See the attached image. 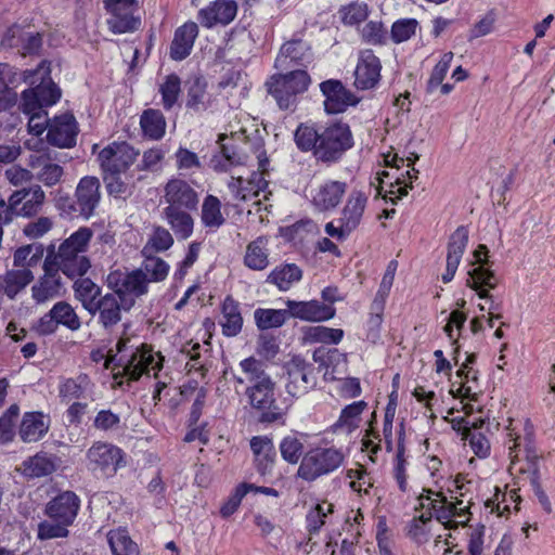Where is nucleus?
<instances>
[{
  "instance_id": "26",
  "label": "nucleus",
  "mask_w": 555,
  "mask_h": 555,
  "mask_svg": "<svg viewBox=\"0 0 555 555\" xmlns=\"http://www.w3.org/2000/svg\"><path fill=\"white\" fill-rule=\"evenodd\" d=\"M119 362L125 363L124 373L131 380H138L143 374H150L152 371L157 372L163 367V364L155 360L147 349H137L126 361L121 357Z\"/></svg>"
},
{
  "instance_id": "18",
  "label": "nucleus",
  "mask_w": 555,
  "mask_h": 555,
  "mask_svg": "<svg viewBox=\"0 0 555 555\" xmlns=\"http://www.w3.org/2000/svg\"><path fill=\"white\" fill-rule=\"evenodd\" d=\"M100 188V180L95 177L86 176L80 179L75 191L78 216L89 219L94 215L101 199Z\"/></svg>"
},
{
  "instance_id": "61",
  "label": "nucleus",
  "mask_w": 555,
  "mask_h": 555,
  "mask_svg": "<svg viewBox=\"0 0 555 555\" xmlns=\"http://www.w3.org/2000/svg\"><path fill=\"white\" fill-rule=\"evenodd\" d=\"M361 37L367 44H384L387 39V31L380 22L370 21L362 28Z\"/></svg>"
},
{
  "instance_id": "11",
  "label": "nucleus",
  "mask_w": 555,
  "mask_h": 555,
  "mask_svg": "<svg viewBox=\"0 0 555 555\" xmlns=\"http://www.w3.org/2000/svg\"><path fill=\"white\" fill-rule=\"evenodd\" d=\"M489 249L486 245L480 244L474 251V258L479 266L469 270L467 286L478 292V296L482 299H492V295L485 289L488 287L494 289L498 285V279L492 270H490V260L488 258Z\"/></svg>"
},
{
  "instance_id": "34",
  "label": "nucleus",
  "mask_w": 555,
  "mask_h": 555,
  "mask_svg": "<svg viewBox=\"0 0 555 555\" xmlns=\"http://www.w3.org/2000/svg\"><path fill=\"white\" fill-rule=\"evenodd\" d=\"M186 210L176 206H167L163 210L165 219L178 240H186L193 233L194 221Z\"/></svg>"
},
{
  "instance_id": "23",
  "label": "nucleus",
  "mask_w": 555,
  "mask_h": 555,
  "mask_svg": "<svg viewBox=\"0 0 555 555\" xmlns=\"http://www.w3.org/2000/svg\"><path fill=\"white\" fill-rule=\"evenodd\" d=\"M237 13V4L234 0H216L208 7L198 11L197 18L199 23L211 28L217 24H230Z\"/></svg>"
},
{
  "instance_id": "19",
  "label": "nucleus",
  "mask_w": 555,
  "mask_h": 555,
  "mask_svg": "<svg viewBox=\"0 0 555 555\" xmlns=\"http://www.w3.org/2000/svg\"><path fill=\"white\" fill-rule=\"evenodd\" d=\"M78 129L73 115L55 117L48 126L47 140L56 147L68 149L76 144Z\"/></svg>"
},
{
  "instance_id": "5",
  "label": "nucleus",
  "mask_w": 555,
  "mask_h": 555,
  "mask_svg": "<svg viewBox=\"0 0 555 555\" xmlns=\"http://www.w3.org/2000/svg\"><path fill=\"white\" fill-rule=\"evenodd\" d=\"M344 453L336 448H317L302 456L296 476L312 482L336 470L344 463Z\"/></svg>"
},
{
  "instance_id": "9",
  "label": "nucleus",
  "mask_w": 555,
  "mask_h": 555,
  "mask_svg": "<svg viewBox=\"0 0 555 555\" xmlns=\"http://www.w3.org/2000/svg\"><path fill=\"white\" fill-rule=\"evenodd\" d=\"M287 382L286 392L293 398H300L315 388L318 372L314 365L299 356L293 357L284 365Z\"/></svg>"
},
{
  "instance_id": "29",
  "label": "nucleus",
  "mask_w": 555,
  "mask_h": 555,
  "mask_svg": "<svg viewBox=\"0 0 555 555\" xmlns=\"http://www.w3.org/2000/svg\"><path fill=\"white\" fill-rule=\"evenodd\" d=\"M198 36V26L195 22H186L175 31L170 44L169 56L173 61L186 59L193 49L195 39Z\"/></svg>"
},
{
  "instance_id": "24",
  "label": "nucleus",
  "mask_w": 555,
  "mask_h": 555,
  "mask_svg": "<svg viewBox=\"0 0 555 555\" xmlns=\"http://www.w3.org/2000/svg\"><path fill=\"white\" fill-rule=\"evenodd\" d=\"M46 62L42 61L41 64L35 70H25L23 73L24 80L29 82L30 85L35 83L34 77L38 74H41V81L39 85L34 87L40 102L43 107L51 106L55 104L61 98V91L59 87L51 80L50 78V69L46 67Z\"/></svg>"
},
{
  "instance_id": "38",
  "label": "nucleus",
  "mask_w": 555,
  "mask_h": 555,
  "mask_svg": "<svg viewBox=\"0 0 555 555\" xmlns=\"http://www.w3.org/2000/svg\"><path fill=\"white\" fill-rule=\"evenodd\" d=\"M34 279V273L28 268L7 271L4 273V295L10 299L16 298Z\"/></svg>"
},
{
  "instance_id": "55",
  "label": "nucleus",
  "mask_w": 555,
  "mask_h": 555,
  "mask_svg": "<svg viewBox=\"0 0 555 555\" xmlns=\"http://www.w3.org/2000/svg\"><path fill=\"white\" fill-rule=\"evenodd\" d=\"M367 403L363 400L352 402L345 406L340 413L338 421L336 422V427H346L348 430H351L358 426V422L360 420V415L366 409Z\"/></svg>"
},
{
  "instance_id": "64",
  "label": "nucleus",
  "mask_w": 555,
  "mask_h": 555,
  "mask_svg": "<svg viewBox=\"0 0 555 555\" xmlns=\"http://www.w3.org/2000/svg\"><path fill=\"white\" fill-rule=\"evenodd\" d=\"M463 436L465 439L469 440V444L477 456H488L490 452V442L483 434L472 433L470 428L465 426Z\"/></svg>"
},
{
  "instance_id": "53",
  "label": "nucleus",
  "mask_w": 555,
  "mask_h": 555,
  "mask_svg": "<svg viewBox=\"0 0 555 555\" xmlns=\"http://www.w3.org/2000/svg\"><path fill=\"white\" fill-rule=\"evenodd\" d=\"M169 264L162 258L155 256H146L140 269L144 271L149 283L164 281L169 272Z\"/></svg>"
},
{
  "instance_id": "14",
  "label": "nucleus",
  "mask_w": 555,
  "mask_h": 555,
  "mask_svg": "<svg viewBox=\"0 0 555 555\" xmlns=\"http://www.w3.org/2000/svg\"><path fill=\"white\" fill-rule=\"evenodd\" d=\"M324 95V109L327 114L344 113L349 106H354L360 99L347 89L340 80L328 79L320 83Z\"/></svg>"
},
{
  "instance_id": "51",
  "label": "nucleus",
  "mask_w": 555,
  "mask_h": 555,
  "mask_svg": "<svg viewBox=\"0 0 555 555\" xmlns=\"http://www.w3.org/2000/svg\"><path fill=\"white\" fill-rule=\"evenodd\" d=\"M103 179L112 196L126 197L132 193V184L126 172L104 173Z\"/></svg>"
},
{
  "instance_id": "31",
  "label": "nucleus",
  "mask_w": 555,
  "mask_h": 555,
  "mask_svg": "<svg viewBox=\"0 0 555 555\" xmlns=\"http://www.w3.org/2000/svg\"><path fill=\"white\" fill-rule=\"evenodd\" d=\"M347 191V184L341 181L328 180L322 183L312 196V204L319 211L334 209L340 203Z\"/></svg>"
},
{
  "instance_id": "52",
  "label": "nucleus",
  "mask_w": 555,
  "mask_h": 555,
  "mask_svg": "<svg viewBox=\"0 0 555 555\" xmlns=\"http://www.w3.org/2000/svg\"><path fill=\"white\" fill-rule=\"evenodd\" d=\"M343 337V330L323 325L311 326L305 334V339L309 343L338 344Z\"/></svg>"
},
{
  "instance_id": "44",
  "label": "nucleus",
  "mask_w": 555,
  "mask_h": 555,
  "mask_svg": "<svg viewBox=\"0 0 555 555\" xmlns=\"http://www.w3.org/2000/svg\"><path fill=\"white\" fill-rule=\"evenodd\" d=\"M240 366L246 374V379L241 376H234L235 382L238 384H244L247 380L254 385L271 379V376L266 372L264 363L254 357L242 360Z\"/></svg>"
},
{
  "instance_id": "32",
  "label": "nucleus",
  "mask_w": 555,
  "mask_h": 555,
  "mask_svg": "<svg viewBox=\"0 0 555 555\" xmlns=\"http://www.w3.org/2000/svg\"><path fill=\"white\" fill-rule=\"evenodd\" d=\"M367 203V196L361 191H352L341 210L339 221L347 231H353L361 222Z\"/></svg>"
},
{
  "instance_id": "33",
  "label": "nucleus",
  "mask_w": 555,
  "mask_h": 555,
  "mask_svg": "<svg viewBox=\"0 0 555 555\" xmlns=\"http://www.w3.org/2000/svg\"><path fill=\"white\" fill-rule=\"evenodd\" d=\"M49 429V421L41 412H27L24 414L20 427V437L24 442L40 440Z\"/></svg>"
},
{
  "instance_id": "30",
  "label": "nucleus",
  "mask_w": 555,
  "mask_h": 555,
  "mask_svg": "<svg viewBox=\"0 0 555 555\" xmlns=\"http://www.w3.org/2000/svg\"><path fill=\"white\" fill-rule=\"evenodd\" d=\"M46 194L40 185L21 189L11 194V203L16 207L17 216L31 217L36 215L44 202Z\"/></svg>"
},
{
  "instance_id": "27",
  "label": "nucleus",
  "mask_w": 555,
  "mask_h": 555,
  "mask_svg": "<svg viewBox=\"0 0 555 555\" xmlns=\"http://www.w3.org/2000/svg\"><path fill=\"white\" fill-rule=\"evenodd\" d=\"M467 243L468 230L466 227L461 225L451 234L448 243L447 267L446 272L441 276L443 283H449L453 280Z\"/></svg>"
},
{
  "instance_id": "47",
  "label": "nucleus",
  "mask_w": 555,
  "mask_h": 555,
  "mask_svg": "<svg viewBox=\"0 0 555 555\" xmlns=\"http://www.w3.org/2000/svg\"><path fill=\"white\" fill-rule=\"evenodd\" d=\"M50 310L53 313L57 326L62 325L73 332L80 328V318L67 301H57Z\"/></svg>"
},
{
  "instance_id": "54",
  "label": "nucleus",
  "mask_w": 555,
  "mask_h": 555,
  "mask_svg": "<svg viewBox=\"0 0 555 555\" xmlns=\"http://www.w3.org/2000/svg\"><path fill=\"white\" fill-rule=\"evenodd\" d=\"M204 79L197 77L194 79L188 90L186 106L194 112H203L207 108V91Z\"/></svg>"
},
{
  "instance_id": "6",
  "label": "nucleus",
  "mask_w": 555,
  "mask_h": 555,
  "mask_svg": "<svg viewBox=\"0 0 555 555\" xmlns=\"http://www.w3.org/2000/svg\"><path fill=\"white\" fill-rule=\"evenodd\" d=\"M140 268L131 271L115 270L107 278V287L127 306H134L135 300L149 293V280Z\"/></svg>"
},
{
  "instance_id": "50",
  "label": "nucleus",
  "mask_w": 555,
  "mask_h": 555,
  "mask_svg": "<svg viewBox=\"0 0 555 555\" xmlns=\"http://www.w3.org/2000/svg\"><path fill=\"white\" fill-rule=\"evenodd\" d=\"M282 459L288 464H297L304 454V442L296 434L285 436L279 446Z\"/></svg>"
},
{
  "instance_id": "45",
  "label": "nucleus",
  "mask_w": 555,
  "mask_h": 555,
  "mask_svg": "<svg viewBox=\"0 0 555 555\" xmlns=\"http://www.w3.org/2000/svg\"><path fill=\"white\" fill-rule=\"evenodd\" d=\"M107 541L113 555H139L138 545L126 529L111 530L107 533Z\"/></svg>"
},
{
  "instance_id": "60",
  "label": "nucleus",
  "mask_w": 555,
  "mask_h": 555,
  "mask_svg": "<svg viewBox=\"0 0 555 555\" xmlns=\"http://www.w3.org/2000/svg\"><path fill=\"white\" fill-rule=\"evenodd\" d=\"M452 60L453 53L447 52L441 56L440 61L436 64L427 81L426 91L428 93H433L442 83L450 68Z\"/></svg>"
},
{
  "instance_id": "49",
  "label": "nucleus",
  "mask_w": 555,
  "mask_h": 555,
  "mask_svg": "<svg viewBox=\"0 0 555 555\" xmlns=\"http://www.w3.org/2000/svg\"><path fill=\"white\" fill-rule=\"evenodd\" d=\"M162 95V105L166 111H170L178 102L181 93V79L176 74L165 77L164 82L159 86Z\"/></svg>"
},
{
  "instance_id": "7",
  "label": "nucleus",
  "mask_w": 555,
  "mask_h": 555,
  "mask_svg": "<svg viewBox=\"0 0 555 555\" xmlns=\"http://www.w3.org/2000/svg\"><path fill=\"white\" fill-rule=\"evenodd\" d=\"M86 459L88 469L105 478L114 476L126 465L124 451L104 441L93 442L86 453Z\"/></svg>"
},
{
  "instance_id": "62",
  "label": "nucleus",
  "mask_w": 555,
  "mask_h": 555,
  "mask_svg": "<svg viewBox=\"0 0 555 555\" xmlns=\"http://www.w3.org/2000/svg\"><path fill=\"white\" fill-rule=\"evenodd\" d=\"M63 521L44 520L38 525V538L40 540H50L55 538H65L68 535V527Z\"/></svg>"
},
{
  "instance_id": "25",
  "label": "nucleus",
  "mask_w": 555,
  "mask_h": 555,
  "mask_svg": "<svg viewBox=\"0 0 555 555\" xmlns=\"http://www.w3.org/2000/svg\"><path fill=\"white\" fill-rule=\"evenodd\" d=\"M165 199L168 206L193 210L198 204L196 191L182 179H171L165 186Z\"/></svg>"
},
{
  "instance_id": "21",
  "label": "nucleus",
  "mask_w": 555,
  "mask_h": 555,
  "mask_svg": "<svg viewBox=\"0 0 555 555\" xmlns=\"http://www.w3.org/2000/svg\"><path fill=\"white\" fill-rule=\"evenodd\" d=\"M288 314L292 318L308 322H322L335 315V308L319 300L295 301L287 300Z\"/></svg>"
},
{
  "instance_id": "8",
  "label": "nucleus",
  "mask_w": 555,
  "mask_h": 555,
  "mask_svg": "<svg viewBox=\"0 0 555 555\" xmlns=\"http://www.w3.org/2000/svg\"><path fill=\"white\" fill-rule=\"evenodd\" d=\"M66 154L44 149L33 153L27 165L35 171V178L44 186L52 188L61 182L64 176L62 163H66Z\"/></svg>"
},
{
  "instance_id": "10",
  "label": "nucleus",
  "mask_w": 555,
  "mask_h": 555,
  "mask_svg": "<svg viewBox=\"0 0 555 555\" xmlns=\"http://www.w3.org/2000/svg\"><path fill=\"white\" fill-rule=\"evenodd\" d=\"M108 14L106 24L113 34L133 33L140 28L141 20L134 14L139 10L137 0H103Z\"/></svg>"
},
{
  "instance_id": "2",
  "label": "nucleus",
  "mask_w": 555,
  "mask_h": 555,
  "mask_svg": "<svg viewBox=\"0 0 555 555\" xmlns=\"http://www.w3.org/2000/svg\"><path fill=\"white\" fill-rule=\"evenodd\" d=\"M93 232L82 227L64 240L57 249L51 243L47 247L46 261L70 280L83 276L91 268L90 259L86 256Z\"/></svg>"
},
{
  "instance_id": "48",
  "label": "nucleus",
  "mask_w": 555,
  "mask_h": 555,
  "mask_svg": "<svg viewBox=\"0 0 555 555\" xmlns=\"http://www.w3.org/2000/svg\"><path fill=\"white\" fill-rule=\"evenodd\" d=\"M89 384L90 380L86 374H80L76 378H67L60 385V397L67 402L80 399L83 397Z\"/></svg>"
},
{
  "instance_id": "59",
  "label": "nucleus",
  "mask_w": 555,
  "mask_h": 555,
  "mask_svg": "<svg viewBox=\"0 0 555 555\" xmlns=\"http://www.w3.org/2000/svg\"><path fill=\"white\" fill-rule=\"evenodd\" d=\"M120 415L109 409L100 410L92 423L94 429L103 433H112L120 429Z\"/></svg>"
},
{
  "instance_id": "58",
  "label": "nucleus",
  "mask_w": 555,
  "mask_h": 555,
  "mask_svg": "<svg viewBox=\"0 0 555 555\" xmlns=\"http://www.w3.org/2000/svg\"><path fill=\"white\" fill-rule=\"evenodd\" d=\"M399 439L397 446V456H396V466H395V478L397 480L398 487L402 492H405L408 489L406 483V474H405V459H404V429L403 424L400 426Z\"/></svg>"
},
{
  "instance_id": "40",
  "label": "nucleus",
  "mask_w": 555,
  "mask_h": 555,
  "mask_svg": "<svg viewBox=\"0 0 555 555\" xmlns=\"http://www.w3.org/2000/svg\"><path fill=\"white\" fill-rule=\"evenodd\" d=\"M267 238L260 236L247 245L244 257V263L247 268L261 271L268 267L269 254L267 250Z\"/></svg>"
},
{
  "instance_id": "43",
  "label": "nucleus",
  "mask_w": 555,
  "mask_h": 555,
  "mask_svg": "<svg viewBox=\"0 0 555 555\" xmlns=\"http://www.w3.org/2000/svg\"><path fill=\"white\" fill-rule=\"evenodd\" d=\"M254 318L257 327L261 331L281 327L289 318L288 308L286 310L258 308L254 312Z\"/></svg>"
},
{
  "instance_id": "46",
  "label": "nucleus",
  "mask_w": 555,
  "mask_h": 555,
  "mask_svg": "<svg viewBox=\"0 0 555 555\" xmlns=\"http://www.w3.org/2000/svg\"><path fill=\"white\" fill-rule=\"evenodd\" d=\"M202 222L207 228H220L225 219L221 212V202L214 195H207L202 205Z\"/></svg>"
},
{
  "instance_id": "17",
  "label": "nucleus",
  "mask_w": 555,
  "mask_h": 555,
  "mask_svg": "<svg viewBox=\"0 0 555 555\" xmlns=\"http://www.w3.org/2000/svg\"><path fill=\"white\" fill-rule=\"evenodd\" d=\"M382 64L372 50H364L360 53L354 69V87L358 90H370L375 88L380 80Z\"/></svg>"
},
{
  "instance_id": "4",
  "label": "nucleus",
  "mask_w": 555,
  "mask_h": 555,
  "mask_svg": "<svg viewBox=\"0 0 555 555\" xmlns=\"http://www.w3.org/2000/svg\"><path fill=\"white\" fill-rule=\"evenodd\" d=\"M275 382H266L250 385L246 388V396L253 409L260 412L259 422L275 423L282 421L292 402L287 399L279 402L275 397Z\"/></svg>"
},
{
  "instance_id": "20",
  "label": "nucleus",
  "mask_w": 555,
  "mask_h": 555,
  "mask_svg": "<svg viewBox=\"0 0 555 555\" xmlns=\"http://www.w3.org/2000/svg\"><path fill=\"white\" fill-rule=\"evenodd\" d=\"M80 506V500L73 491H64L52 499L46 507V514L50 519L72 525Z\"/></svg>"
},
{
  "instance_id": "36",
  "label": "nucleus",
  "mask_w": 555,
  "mask_h": 555,
  "mask_svg": "<svg viewBox=\"0 0 555 555\" xmlns=\"http://www.w3.org/2000/svg\"><path fill=\"white\" fill-rule=\"evenodd\" d=\"M223 335L236 336L243 326V318L240 312L238 302L228 296L222 304V320L220 321Z\"/></svg>"
},
{
  "instance_id": "15",
  "label": "nucleus",
  "mask_w": 555,
  "mask_h": 555,
  "mask_svg": "<svg viewBox=\"0 0 555 555\" xmlns=\"http://www.w3.org/2000/svg\"><path fill=\"white\" fill-rule=\"evenodd\" d=\"M132 306H127L122 299L112 292L105 294L96 301V305L89 311L91 315L98 314V323L106 331L113 328L121 321L122 310L129 311Z\"/></svg>"
},
{
  "instance_id": "3",
  "label": "nucleus",
  "mask_w": 555,
  "mask_h": 555,
  "mask_svg": "<svg viewBox=\"0 0 555 555\" xmlns=\"http://www.w3.org/2000/svg\"><path fill=\"white\" fill-rule=\"evenodd\" d=\"M272 75L266 82L268 93L275 100L280 109L295 111L299 95L305 93L311 78L304 69L285 70Z\"/></svg>"
},
{
  "instance_id": "37",
  "label": "nucleus",
  "mask_w": 555,
  "mask_h": 555,
  "mask_svg": "<svg viewBox=\"0 0 555 555\" xmlns=\"http://www.w3.org/2000/svg\"><path fill=\"white\" fill-rule=\"evenodd\" d=\"M74 280L73 288L76 299L81 302L88 312L91 311L96 301L103 297L102 288L89 278L80 276Z\"/></svg>"
},
{
  "instance_id": "13",
  "label": "nucleus",
  "mask_w": 555,
  "mask_h": 555,
  "mask_svg": "<svg viewBox=\"0 0 555 555\" xmlns=\"http://www.w3.org/2000/svg\"><path fill=\"white\" fill-rule=\"evenodd\" d=\"M43 274L31 286V298L38 305L62 296L64 282L61 272L53 268L50 261L43 260Z\"/></svg>"
},
{
  "instance_id": "22",
  "label": "nucleus",
  "mask_w": 555,
  "mask_h": 555,
  "mask_svg": "<svg viewBox=\"0 0 555 555\" xmlns=\"http://www.w3.org/2000/svg\"><path fill=\"white\" fill-rule=\"evenodd\" d=\"M59 457L48 452H38L27 457L15 468L27 480L52 475L59 466Z\"/></svg>"
},
{
  "instance_id": "56",
  "label": "nucleus",
  "mask_w": 555,
  "mask_h": 555,
  "mask_svg": "<svg viewBox=\"0 0 555 555\" xmlns=\"http://www.w3.org/2000/svg\"><path fill=\"white\" fill-rule=\"evenodd\" d=\"M341 22L345 25H358L365 21L369 15V8L365 2H351L339 10Z\"/></svg>"
},
{
  "instance_id": "39",
  "label": "nucleus",
  "mask_w": 555,
  "mask_h": 555,
  "mask_svg": "<svg viewBox=\"0 0 555 555\" xmlns=\"http://www.w3.org/2000/svg\"><path fill=\"white\" fill-rule=\"evenodd\" d=\"M246 155L241 153L234 144H221L220 154L214 155L210 159V166L215 171L225 172L231 167L245 163Z\"/></svg>"
},
{
  "instance_id": "35",
  "label": "nucleus",
  "mask_w": 555,
  "mask_h": 555,
  "mask_svg": "<svg viewBox=\"0 0 555 555\" xmlns=\"http://www.w3.org/2000/svg\"><path fill=\"white\" fill-rule=\"evenodd\" d=\"M427 494H421L417 499L420 501V508L425 507L424 500L429 501L430 509L435 512V517L438 521L443 522L454 517L455 505L449 503L447 496L442 492H434L430 489H424ZM418 509V507H416Z\"/></svg>"
},
{
  "instance_id": "42",
  "label": "nucleus",
  "mask_w": 555,
  "mask_h": 555,
  "mask_svg": "<svg viewBox=\"0 0 555 555\" xmlns=\"http://www.w3.org/2000/svg\"><path fill=\"white\" fill-rule=\"evenodd\" d=\"M140 126L145 137L159 140L166 132V120L159 109H145L140 118Z\"/></svg>"
},
{
  "instance_id": "1",
  "label": "nucleus",
  "mask_w": 555,
  "mask_h": 555,
  "mask_svg": "<svg viewBox=\"0 0 555 555\" xmlns=\"http://www.w3.org/2000/svg\"><path fill=\"white\" fill-rule=\"evenodd\" d=\"M294 141L299 151L311 152L325 164L338 162L353 146L350 127L341 121L320 127L301 122L294 132Z\"/></svg>"
},
{
  "instance_id": "16",
  "label": "nucleus",
  "mask_w": 555,
  "mask_h": 555,
  "mask_svg": "<svg viewBox=\"0 0 555 555\" xmlns=\"http://www.w3.org/2000/svg\"><path fill=\"white\" fill-rule=\"evenodd\" d=\"M311 60L309 43L300 38H293L281 47L274 67L281 72L292 70L295 66H306Z\"/></svg>"
},
{
  "instance_id": "12",
  "label": "nucleus",
  "mask_w": 555,
  "mask_h": 555,
  "mask_svg": "<svg viewBox=\"0 0 555 555\" xmlns=\"http://www.w3.org/2000/svg\"><path fill=\"white\" fill-rule=\"evenodd\" d=\"M139 152L127 142H113L98 156L104 173L126 172L134 163Z\"/></svg>"
},
{
  "instance_id": "63",
  "label": "nucleus",
  "mask_w": 555,
  "mask_h": 555,
  "mask_svg": "<svg viewBox=\"0 0 555 555\" xmlns=\"http://www.w3.org/2000/svg\"><path fill=\"white\" fill-rule=\"evenodd\" d=\"M416 27L417 21L414 18L397 21L391 27V38L397 43L406 41L415 34Z\"/></svg>"
},
{
  "instance_id": "41",
  "label": "nucleus",
  "mask_w": 555,
  "mask_h": 555,
  "mask_svg": "<svg viewBox=\"0 0 555 555\" xmlns=\"http://www.w3.org/2000/svg\"><path fill=\"white\" fill-rule=\"evenodd\" d=\"M302 278L301 269L295 263L276 267L267 278V282L274 284L280 291H287Z\"/></svg>"
},
{
  "instance_id": "28",
  "label": "nucleus",
  "mask_w": 555,
  "mask_h": 555,
  "mask_svg": "<svg viewBox=\"0 0 555 555\" xmlns=\"http://www.w3.org/2000/svg\"><path fill=\"white\" fill-rule=\"evenodd\" d=\"M250 449L257 472L262 476L270 475L276 461V450L272 439L267 436L253 437Z\"/></svg>"
},
{
  "instance_id": "57",
  "label": "nucleus",
  "mask_w": 555,
  "mask_h": 555,
  "mask_svg": "<svg viewBox=\"0 0 555 555\" xmlns=\"http://www.w3.org/2000/svg\"><path fill=\"white\" fill-rule=\"evenodd\" d=\"M324 504H317L306 516L307 530L310 534L318 533L325 524L326 516L333 513V504L327 503L326 506Z\"/></svg>"
}]
</instances>
